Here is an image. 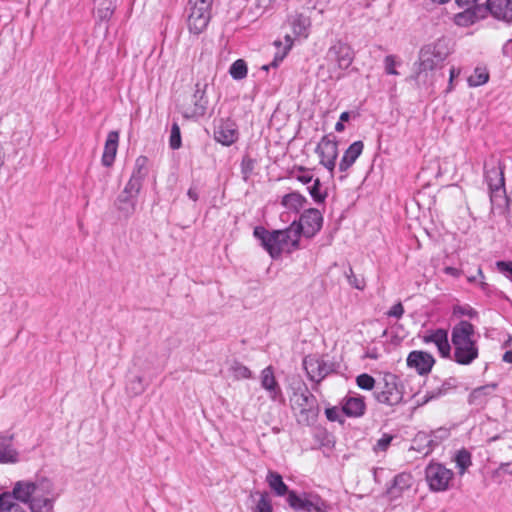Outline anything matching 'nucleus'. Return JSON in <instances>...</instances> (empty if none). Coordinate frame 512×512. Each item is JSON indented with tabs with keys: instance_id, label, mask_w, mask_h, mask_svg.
<instances>
[{
	"instance_id": "nucleus-1",
	"label": "nucleus",
	"mask_w": 512,
	"mask_h": 512,
	"mask_svg": "<svg viewBox=\"0 0 512 512\" xmlns=\"http://www.w3.org/2000/svg\"><path fill=\"white\" fill-rule=\"evenodd\" d=\"M12 490L15 499L26 504L30 512H52L58 498L53 482L45 477L17 481Z\"/></svg>"
},
{
	"instance_id": "nucleus-2",
	"label": "nucleus",
	"mask_w": 512,
	"mask_h": 512,
	"mask_svg": "<svg viewBox=\"0 0 512 512\" xmlns=\"http://www.w3.org/2000/svg\"><path fill=\"white\" fill-rule=\"evenodd\" d=\"M479 334L475 326L461 320L451 328V356L458 365H471L479 357Z\"/></svg>"
},
{
	"instance_id": "nucleus-3",
	"label": "nucleus",
	"mask_w": 512,
	"mask_h": 512,
	"mask_svg": "<svg viewBox=\"0 0 512 512\" xmlns=\"http://www.w3.org/2000/svg\"><path fill=\"white\" fill-rule=\"evenodd\" d=\"M253 235L273 259H278L283 253L289 254L299 248L300 238L291 224L285 229L278 230L257 226L254 228Z\"/></svg>"
},
{
	"instance_id": "nucleus-4",
	"label": "nucleus",
	"mask_w": 512,
	"mask_h": 512,
	"mask_svg": "<svg viewBox=\"0 0 512 512\" xmlns=\"http://www.w3.org/2000/svg\"><path fill=\"white\" fill-rule=\"evenodd\" d=\"M504 165L498 162L491 167L485 165L484 179L488 185L490 201L493 207L507 206L508 198L505 188Z\"/></svg>"
},
{
	"instance_id": "nucleus-5",
	"label": "nucleus",
	"mask_w": 512,
	"mask_h": 512,
	"mask_svg": "<svg viewBox=\"0 0 512 512\" xmlns=\"http://www.w3.org/2000/svg\"><path fill=\"white\" fill-rule=\"evenodd\" d=\"M449 53L450 50L444 39L425 45L419 53L418 77L423 72L440 68Z\"/></svg>"
},
{
	"instance_id": "nucleus-6",
	"label": "nucleus",
	"mask_w": 512,
	"mask_h": 512,
	"mask_svg": "<svg viewBox=\"0 0 512 512\" xmlns=\"http://www.w3.org/2000/svg\"><path fill=\"white\" fill-rule=\"evenodd\" d=\"M374 398L382 404L394 406L403 399V390L399 378L393 373H384L377 382Z\"/></svg>"
},
{
	"instance_id": "nucleus-7",
	"label": "nucleus",
	"mask_w": 512,
	"mask_h": 512,
	"mask_svg": "<svg viewBox=\"0 0 512 512\" xmlns=\"http://www.w3.org/2000/svg\"><path fill=\"white\" fill-rule=\"evenodd\" d=\"M287 503L295 511L300 512H329L331 505L316 493L298 494L292 490L288 493Z\"/></svg>"
},
{
	"instance_id": "nucleus-8",
	"label": "nucleus",
	"mask_w": 512,
	"mask_h": 512,
	"mask_svg": "<svg viewBox=\"0 0 512 512\" xmlns=\"http://www.w3.org/2000/svg\"><path fill=\"white\" fill-rule=\"evenodd\" d=\"M425 479L432 492H444L452 487L454 472L441 463L431 462L425 468Z\"/></svg>"
},
{
	"instance_id": "nucleus-9",
	"label": "nucleus",
	"mask_w": 512,
	"mask_h": 512,
	"mask_svg": "<svg viewBox=\"0 0 512 512\" xmlns=\"http://www.w3.org/2000/svg\"><path fill=\"white\" fill-rule=\"evenodd\" d=\"M291 225L297 230L299 238H301V235L312 238L321 230L323 216L318 209L309 208L304 210L298 219L295 218Z\"/></svg>"
},
{
	"instance_id": "nucleus-10",
	"label": "nucleus",
	"mask_w": 512,
	"mask_h": 512,
	"mask_svg": "<svg viewBox=\"0 0 512 512\" xmlns=\"http://www.w3.org/2000/svg\"><path fill=\"white\" fill-rule=\"evenodd\" d=\"M315 152L320 159V164L332 175L338 157V143L336 137L331 135L323 136L317 144Z\"/></svg>"
},
{
	"instance_id": "nucleus-11",
	"label": "nucleus",
	"mask_w": 512,
	"mask_h": 512,
	"mask_svg": "<svg viewBox=\"0 0 512 512\" xmlns=\"http://www.w3.org/2000/svg\"><path fill=\"white\" fill-rule=\"evenodd\" d=\"M303 367L308 378L315 383H320L335 369L334 363L317 355L306 356L303 359Z\"/></svg>"
},
{
	"instance_id": "nucleus-12",
	"label": "nucleus",
	"mask_w": 512,
	"mask_h": 512,
	"mask_svg": "<svg viewBox=\"0 0 512 512\" xmlns=\"http://www.w3.org/2000/svg\"><path fill=\"white\" fill-rule=\"evenodd\" d=\"M261 387L267 392L272 402L284 404L285 397L282 389L276 380L272 366H267L260 374Z\"/></svg>"
},
{
	"instance_id": "nucleus-13",
	"label": "nucleus",
	"mask_w": 512,
	"mask_h": 512,
	"mask_svg": "<svg viewBox=\"0 0 512 512\" xmlns=\"http://www.w3.org/2000/svg\"><path fill=\"white\" fill-rule=\"evenodd\" d=\"M188 6V29L191 33L198 35L207 28L211 19V10L194 5Z\"/></svg>"
},
{
	"instance_id": "nucleus-14",
	"label": "nucleus",
	"mask_w": 512,
	"mask_h": 512,
	"mask_svg": "<svg viewBox=\"0 0 512 512\" xmlns=\"http://www.w3.org/2000/svg\"><path fill=\"white\" fill-rule=\"evenodd\" d=\"M238 138V127L231 119H221L215 126L214 139L223 146H231Z\"/></svg>"
},
{
	"instance_id": "nucleus-15",
	"label": "nucleus",
	"mask_w": 512,
	"mask_h": 512,
	"mask_svg": "<svg viewBox=\"0 0 512 512\" xmlns=\"http://www.w3.org/2000/svg\"><path fill=\"white\" fill-rule=\"evenodd\" d=\"M425 344H434L441 358L449 359L451 356V339L449 340L448 331L442 328L429 331L423 337Z\"/></svg>"
},
{
	"instance_id": "nucleus-16",
	"label": "nucleus",
	"mask_w": 512,
	"mask_h": 512,
	"mask_svg": "<svg viewBox=\"0 0 512 512\" xmlns=\"http://www.w3.org/2000/svg\"><path fill=\"white\" fill-rule=\"evenodd\" d=\"M206 88L207 84L196 83L195 91L191 99L192 104L185 111L186 117L198 118L206 114L208 107Z\"/></svg>"
},
{
	"instance_id": "nucleus-17",
	"label": "nucleus",
	"mask_w": 512,
	"mask_h": 512,
	"mask_svg": "<svg viewBox=\"0 0 512 512\" xmlns=\"http://www.w3.org/2000/svg\"><path fill=\"white\" fill-rule=\"evenodd\" d=\"M327 59L336 62L340 70H346L353 62L354 53L349 45L337 42L329 48Z\"/></svg>"
},
{
	"instance_id": "nucleus-18",
	"label": "nucleus",
	"mask_w": 512,
	"mask_h": 512,
	"mask_svg": "<svg viewBox=\"0 0 512 512\" xmlns=\"http://www.w3.org/2000/svg\"><path fill=\"white\" fill-rule=\"evenodd\" d=\"M140 190L136 188L129 189L128 184L118 195L115 206L117 210L125 217H130L136 210L137 198Z\"/></svg>"
},
{
	"instance_id": "nucleus-19",
	"label": "nucleus",
	"mask_w": 512,
	"mask_h": 512,
	"mask_svg": "<svg viewBox=\"0 0 512 512\" xmlns=\"http://www.w3.org/2000/svg\"><path fill=\"white\" fill-rule=\"evenodd\" d=\"M407 365L413 368L420 375L428 374L435 364L434 357L425 351H412L408 354Z\"/></svg>"
},
{
	"instance_id": "nucleus-20",
	"label": "nucleus",
	"mask_w": 512,
	"mask_h": 512,
	"mask_svg": "<svg viewBox=\"0 0 512 512\" xmlns=\"http://www.w3.org/2000/svg\"><path fill=\"white\" fill-rule=\"evenodd\" d=\"M341 411L350 418H358L364 415L366 404L364 397L358 394H348L340 402Z\"/></svg>"
},
{
	"instance_id": "nucleus-21",
	"label": "nucleus",
	"mask_w": 512,
	"mask_h": 512,
	"mask_svg": "<svg viewBox=\"0 0 512 512\" xmlns=\"http://www.w3.org/2000/svg\"><path fill=\"white\" fill-rule=\"evenodd\" d=\"M307 203V199L298 192H291L284 195L281 199V205L287 210L280 215L283 222L289 221V213L297 215Z\"/></svg>"
},
{
	"instance_id": "nucleus-22",
	"label": "nucleus",
	"mask_w": 512,
	"mask_h": 512,
	"mask_svg": "<svg viewBox=\"0 0 512 512\" xmlns=\"http://www.w3.org/2000/svg\"><path fill=\"white\" fill-rule=\"evenodd\" d=\"M14 435L0 433V464H16L20 461V452L13 446Z\"/></svg>"
},
{
	"instance_id": "nucleus-23",
	"label": "nucleus",
	"mask_w": 512,
	"mask_h": 512,
	"mask_svg": "<svg viewBox=\"0 0 512 512\" xmlns=\"http://www.w3.org/2000/svg\"><path fill=\"white\" fill-rule=\"evenodd\" d=\"M484 9L496 19L512 21V0H487Z\"/></svg>"
},
{
	"instance_id": "nucleus-24",
	"label": "nucleus",
	"mask_w": 512,
	"mask_h": 512,
	"mask_svg": "<svg viewBox=\"0 0 512 512\" xmlns=\"http://www.w3.org/2000/svg\"><path fill=\"white\" fill-rule=\"evenodd\" d=\"M149 160L146 156H139L135 160L134 168L129 181L127 182L129 189L136 188L141 190L142 183L149 173Z\"/></svg>"
},
{
	"instance_id": "nucleus-25",
	"label": "nucleus",
	"mask_w": 512,
	"mask_h": 512,
	"mask_svg": "<svg viewBox=\"0 0 512 512\" xmlns=\"http://www.w3.org/2000/svg\"><path fill=\"white\" fill-rule=\"evenodd\" d=\"M288 24L290 25L293 35L298 38H308L311 27V20L308 16L302 13H296L288 17Z\"/></svg>"
},
{
	"instance_id": "nucleus-26",
	"label": "nucleus",
	"mask_w": 512,
	"mask_h": 512,
	"mask_svg": "<svg viewBox=\"0 0 512 512\" xmlns=\"http://www.w3.org/2000/svg\"><path fill=\"white\" fill-rule=\"evenodd\" d=\"M294 44V39L291 35H285L283 41L276 40L274 41V46L276 47V52L274 54L273 60L269 65L263 66V69L268 70L269 67L277 68L280 63L284 60V58L288 55L290 50L292 49Z\"/></svg>"
},
{
	"instance_id": "nucleus-27",
	"label": "nucleus",
	"mask_w": 512,
	"mask_h": 512,
	"mask_svg": "<svg viewBox=\"0 0 512 512\" xmlns=\"http://www.w3.org/2000/svg\"><path fill=\"white\" fill-rule=\"evenodd\" d=\"M485 16L486 9H484V6H475L474 8H465L463 12L457 13L454 16V22L458 26L467 27Z\"/></svg>"
},
{
	"instance_id": "nucleus-28",
	"label": "nucleus",
	"mask_w": 512,
	"mask_h": 512,
	"mask_svg": "<svg viewBox=\"0 0 512 512\" xmlns=\"http://www.w3.org/2000/svg\"><path fill=\"white\" fill-rule=\"evenodd\" d=\"M119 142V133L117 131H110L107 135L102 154L101 162L105 167H110L115 161Z\"/></svg>"
},
{
	"instance_id": "nucleus-29",
	"label": "nucleus",
	"mask_w": 512,
	"mask_h": 512,
	"mask_svg": "<svg viewBox=\"0 0 512 512\" xmlns=\"http://www.w3.org/2000/svg\"><path fill=\"white\" fill-rule=\"evenodd\" d=\"M364 149V144L362 141H355L353 142L344 152L340 162H339V170L341 172H346L350 167L353 166V164L356 162V160L359 158V156L362 154Z\"/></svg>"
},
{
	"instance_id": "nucleus-30",
	"label": "nucleus",
	"mask_w": 512,
	"mask_h": 512,
	"mask_svg": "<svg viewBox=\"0 0 512 512\" xmlns=\"http://www.w3.org/2000/svg\"><path fill=\"white\" fill-rule=\"evenodd\" d=\"M291 401L299 408L301 413H304L312 408L315 397L308 391L306 386H303V389L300 388V392H294Z\"/></svg>"
},
{
	"instance_id": "nucleus-31",
	"label": "nucleus",
	"mask_w": 512,
	"mask_h": 512,
	"mask_svg": "<svg viewBox=\"0 0 512 512\" xmlns=\"http://www.w3.org/2000/svg\"><path fill=\"white\" fill-rule=\"evenodd\" d=\"M266 482L277 496H288V493L292 491L289 490L288 486L284 483L282 476L278 472L269 470L266 475Z\"/></svg>"
},
{
	"instance_id": "nucleus-32",
	"label": "nucleus",
	"mask_w": 512,
	"mask_h": 512,
	"mask_svg": "<svg viewBox=\"0 0 512 512\" xmlns=\"http://www.w3.org/2000/svg\"><path fill=\"white\" fill-rule=\"evenodd\" d=\"M495 384H488L475 388L469 395V403L473 405L483 404L487 397L495 390Z\"/></svg>"
},
{
	"instance_id": "nucleus-33",
	"label": "nucleus",
	"mask_w": 512,
	"mask_h": 512,
	"mask_svg": "<svg viewBox=\"0 0 512 512\" xmlns=\"http://www.w3.org/2000/svg\"><path fill=\"white\" fill-rule=\"evenodd\" d=\"M147 385L140 375L130 376L126 382V392L132 396H138L146 390Z\"/></svg>"
},
{
	"instance_id": "nucleus-34",
	"label": "nucleus",
	"mask_w": 512,
	"mask_h": 512,
	"mask_svg": "<svg viewBox=\"0 0 512 512\" xmlns=\"http://www.w3.org/2000/svg\"><path fill=\"white\" fill-rule=\"evenodd\" d=\"M460 476L464 475L472 465L471 453L466 449L459 450L454 458Z\"/></svg>"
},
{
	"instance_id": "nucleus-35",
	"label": "nucleus",
	"mask_w": 512,
	"mask_h": 512,
	"mask_svg": "<svg viewBox=\"0 0 512 512\" xmlns=\"http://www.w3.org/2000/svg\"><path fill=\"white\" fill-rule=\"evenodd\" d=\"M14 500L16 499L13 495V491L11 493H2L0 495L2 512H25V510L18 503H15Z\"/></svg>"
},
{
	"instance_id": "nucleus-36",
	"label": "nucleus",
	"mask_w": 512,
	"mask_h": 512,
	"mask_svg": "<svg viewBox=\"0 0 512 512\" xmlns=\"http://www.w3.org/2000/svg\"><path fill=\"white\" fill-rule=\"evenodd\" d=\"M248 68L243 59H238L230 66L229 73L235 80H241L247 76Z\"/></svg>"
},
{
	"instance_id": "nucleus-37",
	"label": "nucleus",
	"mask_w": 512,
	"mask_h": 512,
	"mask_svg": "<svg viewBox=\"0 0 512 512\" xmlns=\"http://www.w3.org/2000/svg\"><path fill=\"white\" fill-rule=\"evenodd\" d=\"M412 476L408 473H401L394 477L393 487L391 493L393 494L396 489L403 491L411 486Z\"/></svg>"
},
{
	"instance_id": "nucleus-38",
	"label": "nucleus",
	"mask_w": 512,
	"mask_h": 512,
	"mask_svg": "<svg viewBox=\"0 0 512 512\" xmlns=\"http://www.w3.org/2000/svg\"><path fill=\"white\" fill-rule=\"evenodd\" d=\"M489 79V74L481 68H476L474 73L468 78L470 87H478L485 84Z\"/></svg>"
},
{
	"instance_id": "nucleus-39",
	"label": "nucleus",
	"mask_w": 512,
	"mask_h": 512,
	"mask_svg": "<svg viewBox=\"0 0 512 512\" xmlns=\"http://www.w3.org/2000/svg\"><path fill=\"white\" fill-rule=\"evenodd\" d=\"M356 384L360 389L370 391L376 389V380L367 373H362L356 377Z\"/></svg>"
},
{
	"instance_id": "nucleus-40",
	"label": "nucleus",
	"mask_w": 512,
	"mask_h": 512,
	"mask_svg": "<svg viewBox=\"0 0 512 512\" xmlns=\"http://www.w3.org/2000/svg\"><path fill=\"white\" fill-rule=\"evenodd\" d=\"M182 145L181 132L178 123L174 122L171 126L169 146L173 150H177Z\"/></svg>"
},
{
	"instance_id": "nucleus-41",
	"label": "nucleus",
	"mask_w": 512,
	"mask_h": 512,
	"mask_svg": "<svg viewBox=\"0 0 512 512\" xmlns=\"http://www.w3.org/2000/svg\"><path fill=\"white\" fill-rule=\"evenodd\" d=\"M308 192L313 198V200L317 203H322L325 201L327 194L321 191V182L317 178L313 181V184L308 187Z\"/></svg>"
},
{
	"instance_id": "nucleus-42",
	"label": "nucleus",
	"mask_w": 512,
	"mask_h": 512,
	"mask_svg": "<svg viewBox=\"0 0 512 512\" xmlns=\"http://www.w3.org/2000/svg\"><path fill=\"white\" fill-rule=\"evenodd\" d=\"M231 371L236 379H249L252 377L251 370L239 362H234L232 364Z\"/></svg>"
},
{
	"instance_id": "nucleus-43",
	"label": "nucleus",
	"mask_w": 512,
	"mask_h": 512,
	"mask_svg": "<svg viewBox=\"0 0 512 512\" xmlns=\"http://www.w3.org/2000/svg\"><path fill=\"white\" fill-rule=\"evenodd\" d=\"M252 512H273L271 500L266 493L260 494V498Z\"/></svg>"
},
{
	"instance_id": "nucleus-44",
	"label": "nucleus",
	"mask_w": 512,
	"mask_h": 512,
	"mask_svg": "<svg viewBox=\"0 0 512 512\" xmlns=\"http://www.w3.org/2000/svg\"><path fill=\"white\" fill-rule=\"evenodd\" d=\"M477 314V311L468 304L455 305L453 307V315L455 316H467L468 318L473 319Z\"/></svg>"
},
{
	"instance_id": "nucleus-45",
	"label": "nucleus",
	"mask_w": 512,
	"mask_h": 512,
	"mask_svg": "<svg viewBox=\"0 0 512 512\" xmlns=\"http://www.w3.org/2000/svg\"><path fill=\"white\" fill-rule=\"evenodd\" d=\"M346 278L352 287L358 290H364L366 286L364 278L356 276L351 267H349L348 272H346Z\"/></svg>"
},
{
	"instance_id": "nucleus-46",
	"label": "nucleus",
	"mask_w": 512,
	"mask_h": 512,
	"mask_svg": "<svg viewBox=\"0 0 512 512\" xmlns=\"http://www.w3.org/2000/svg\"><path fill=\"white\" fill-rule=\"evenodd\" d=\"M399 64H400V62L397 61L396 56L387 55L384 59L385 73L388 75H398L399 73L396 70V66Z\"/></svg>"
},
{
	"instance_id": "nucleus-47",
	"label": "nucleus",
	"mask_w": 512,
	"mask_h": 512,
	"mask_svg": "<svg viewBox=\"0 0 512 512\" xmlns=\"http://www.w3.org/2000/svg\"><path fill=\"white\" fill-rule=\"evenodd\" d=\"M343 412L338 407H329L325 409V415L329 421L343 423L344 419L342 418Z\"/></svg>"
},
{
	"instance_id": "nucleus-48",
	"label": "nucleus",
	"mask_w": 512,
	"mask_h": 512,
	"mask_svg": "<svg viewBox=\"0 0 512 512\" xmlns=\"http://www.w3.org/2000/svg\"><path fill=\"white\" fill-rule=\"evenodd\" d=\"M393 440V436L390 434H383L382 437L377 441L376 445L374 446L375 451H386L387 448L390 446L391 442Z\"/></svg>"
},
{
	"instance_id": "nucleus-49",
	"label": "nucleus",
	"mask_w": 512,
	"mask_h": 512,
	"mask_svg": "<svg viewBox=\"0 0 512 512\" xmlns=\"http://www.w3.org/2000/svg\"><path fill=\"white\" fill-rule=\"evenodd\" d=\"M295 178L302 184H308L313 180V175L305 168L300 167L295 174Z\"/></svg>"
},
{
	"instance_id": "nucleus-50",
	"label": "nucleus",
	"mask_w": 512,
	"mask_h": 512,
	"mask_svg": "<svg viewBox=\"0 0 512 512\" xmlns=\"http://www.w3.org/2000/svg\"><path fill=\"white\" fill-rule=\"evenodd\" d=\"M388 317H393L396 319H400L404 314V307L401 302H398L394 304L388 311H387Z\"/></svg>"
},
{
	"instance_id": "nucleus-51",
	"label": "nucleus",
	"mask_w": 512,
	"mask_h": 512,
	"mask_svg": "<svg viewBox=\"0 0 512 512\" xmlns=\"http://www.w3.org/2000/svg\"><path fill=\"white\" fill-rule=\"evenodd\" d=\"M445 393H446V388L444 387V385H442V387H440V388H437L433 391L427 392L424 395L423 403H427L433 399H437V398L441 397L442 395H444Z\"/></svg>"
},
{
	"instance_id": "nucleus-52",
	"label": "nucleus",
	"mask_w": 512,
	"mask_h": 512,
	"mask_svg": "<svg viewBox=\"0 0 512 512\" xmlns=\"http://www.w3.org/2000/svg\"><path fill=\"white\" fill-rule=\"evenodd\" d=\"M496 267L499 272L512 275V261H497Z\"/></svg>"
},
{
	"instance_id": "nucleus-53",
	"label": "nucleus",
	"mask_w": 512,
	"mask_h": 512,
	"mask_svg": "<svg viewBox=\"0 0 512 512\" xmlns=\"http://www.w3.org/2000/svg\"><path fill=\"white\" fill-rule=\"evenodd\" d=\"M214 0H189L188 5H194L211 10Z\"/></svg>"
},
{
	"instance_id": "nucleus-54",
	"label": "nucleus",
	"mask_w": 512,
	"mask_h": 512,
	"mask_svg": "<svg viewBox=\"0 0 512 512\" xmlns=\"http://www.w3.org/2000/svg\"><path fill=\"white\" fill-rule=\"evenodd\" d=\"M478 1L479 0H455L456 4L459 7H464V8H474L475 6H480L478 4Z\"/></svg>"
},
{
	"instance_id": "nucleus-55",
	"label": "nucleus",
	"mask_w": 512,
	"mask_h": 512,
	"mask_svg": "<svg viewBox=\"0 0 512 512\" xmlns=\"http://www.w3.org/2000/svg\"><path fill=\"white\" fill-rule=\"evenodd\" d=\"M449 85H448V89H447V92H450L452 91L453 89V80L454 78L458 77V75L460 74V70L455 68V67H451L450 71H449Z\"/></svg>"
},
{
	"instance_id": "nucleus-56",
	"label": "nucleus",
	"mask_w": 512,
	"mask_h": 512,
	"mask_svg": "<svg viewBox=\"0 0 512 512\" xmlns=\"http://www.w3.org/2000/svg\"><path fill=\"white\" fill-rule=\"evenodd\" d=\"M444 272L447 275L453 276V277H459L461 274V271L455 267L448 266L444 269Z\"/></svg>"
},
{
	"instance_id": "nucleus-57",
	"label": "nucleus",
	"mask_w": 512,
	"mask_h": 512,
	"mask_svg": "<svg viewBox=\"0 0 512 512\" xmlns=\"http://www.w3.org/2000/svg\"><path fill=\"white\" fill-rule=\"evenodd\" d=\"M187 196L189 197V199H191L192 201H197L199 199V193L197 191L196 188H193L191 187L188 192H187Z\"/></svg>"
},
{
	"instance_id": "nucleus-58",
	"label": "nucleus",
	"mask_w": 512,
	"mask_h": 512,
	"mask_svg": "<svg viewBox=\"0 0 512 512\" xmlns=\"http://www.w3.org/2000/svg\"><path fill=\"white\" fill-rule=\"evenodd\" d=\"M503 361L512 363V350L506 351L503 355Z\"/></svg>"
},
{
	"instance_id": "nucleus-59",
	"label": "nucleus",
	"mask_w": 512,
	"mask_h": 512,
	"mask_svg": "<svg viewBox=\"0 0 512 512\" xmlns=\"http://www.w3.org/2000/svg\"><path fill=\"white\" fill-rule=\"evenodd\" d=\"M349 119H350V113H349L348 111L342 112V113L340 114L339 120H340L341 122H343V123H344V122H348V121H349Z\"/></svg>"
},
{
	"instance_id": "nucleus-60",
	"label": "nucleus",
	"mask_w": 512,
	"mask_h": 512,
	"mask_svg": "<svg viewBox=\"0 0 512 512\" xmlns=\"http://www.w3.org/2000/svg\"><path fill=\"white\" fill-rule=\"evenodd\" d=\"M344 129H345L344 123L339 120L335 125V131L342 132V131H344Z\"/></svg>"
},
{
	"instance_id": "nucleus-61",
	"label": "nucleus",
	"mask_w": 512,
	"mask_h": 512,
	"mask_svg": "<svg viewBox=\"0 0 512 512\" xmlns=\"http://www.w3.org/2000/svg\"><path fill=\"white\" fill-rule=\"evenodd\" d=\"M487 287H488V284H487V283H485V282H482V283H481V288H482V290L486 291Z\"/></svg>"
},
{
	"instance_id": "nucleus-62",
	"label": "nucleus",
	"mask_w": 512,
	"mask_h": 512,
	"mask_svg": "<svg viewBox=\"0 0 512 512\" xmlns=\"http://www.w3.org/2000/svg\"><path fill=\"white\" fill-rule=\"evenodd\" d=\"M508 466H509V464H508V463H505V464H502V465H501V467H502V468H505V467H508Z\"/></svg>"
},
{
	"instance_id": "nucleus-63",
	"label": "nucleus",
	"mask_w": 512,
	"mask_h": 512,
	"mask_svg": "<svg viewBox=\"0 0 512 512\" xmlns=\"http://www.w3.org/2000/svg\"><path fill=\"white\" fill-rule=\"evenodd\" d=\"M478 274H479V275H481V276H483V274H482V270H481V269H478Z\"/></svg>"
},
{
	"instance_id": "nucleus-64",
	"label": "nucleus",
	"mask_w": 512,
	"mask_h": 512,
	"mask_svg": "<svg viewBox=\"0 0 512 512\" xmlns=\"http://www.w3.org/2000/svg\"><path fill=\"white\" fill-rule=\"evenodd\" d=\"M468 280H469V281H474V280H475V278H474V277H470Z\"/></svg>"
}]
</instances>
